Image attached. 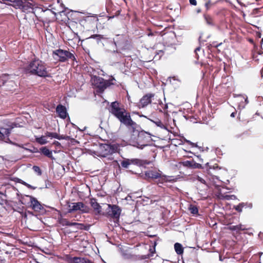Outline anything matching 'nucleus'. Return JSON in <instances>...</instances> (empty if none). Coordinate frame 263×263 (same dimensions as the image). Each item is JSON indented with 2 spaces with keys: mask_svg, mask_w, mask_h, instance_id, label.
<instances>
[{
  "mask_svg": "<svg viewBox=\"0 0 263 263\" xmlns=\"http://www.w3.org/2000/svg\"><path fill=\"white\" fill-rule=\"evenodd\" d=\"M109 112L127 128H132L133 133H138V138L136 142L133 144V146L140 149H143L148 145L147 142L151 139L150 134L147 132H138L136 129L138 125L131 118L130 114L124 108H121L117 101L111 102L109 109Z\"/></svg>",
  "mask_w": 263,
  "mask_h": 263,
  "instance_id": "obj_1",
  "label": "nucleus"
},
{
  "mask_svg": "<svg viewBox=\"0 0 263 263\" xmlns=\"http://www.w3.org/2000/svg\"><path fill=\"white\" fill-rule=\"evenodd\" d=\"M10 144H12L13 145H14V146H17V147H21V148H22L24 149V148L25 147H24V145L23 144H18L17 143H16V142H13V141H10Z\"/></svg>",
  "mask_w": 263,
  "mask_h": 263,
  "instance_id": "obj_39",
  "label": "nucleus"
},
{
  "mask_svg": "<svg viewBox=\"0 0 263 263\" xmlns=\"http://www.w3.org/2000/svg\"><path fill=\"white\" fill-rule=\"evenodd\" d=\"M56 112L60 118L63 119H66L68 116L66 107L62 104H59L56 107Z\"/></svg>",
  "mask_w": 263,
  "mask_h": 263,
  "instance_id": "obj_14",
  "label": "nucleus"
},
{
  "mask_svg": "<svg viewBox=\"0 0 263 263\" xmlns=\"http://www.w3.org/2000/svg\"><path fill=\"white\" fill-rule=\"evenodd\" d=\"M62 17H55L56 18V20H57L58 21H64V22H65L66 21H68V20H69V17H65V20H63L62 19H61L62 18Z\"/></svg>",
  "mask_w": 263,
  "mask_h": 263,
  "instance_id": "obj_46",
  "label": "nucleus"
},
{
  "mask_svg": "<svg viewBox=\"0 0 263 263\" xmlns=\"http://www.w3.org/2000/svg\"><path fill=\"white\" fill-rule=\"evenodd\" d=\"M140 117H144L149 121H151L152 122L154 123L157 126L160 127L161 129H167V127L163 124V123L161 122V121L158 119V118H155L154 119H151L148 118L147 116L144 115H141L140 116Z\"/></svg>",
  "mask_w": 263,
  "mask_h": 263,
  "instance_id": "obj_15",
  "label": "nucleus"
},
{
  "mask_svg": "<svg viewBox=\"0 0 263 263\" xmlns=\"http://www.w3.org/2000/svg\"><path fill=\"white\" fill-rule=\"evenodd\" d=\"M24 149L32 153H37L40 152V151H39L38 148L34 146H32L31 148L25 147Z\"/></svg>",
  "mask_w": 263,
  "mask_h": 263,
  "instance_id": "obj_35",
  "label": "nucleus"
},
{
  "mask_svg": "<svg viewBox=\"0 0 263 263\" xmlns=\"http://www.w3.org/2000/svg\"><path fill=\"white\" fill-rule=\"evenodd\" d=\"M222 44V42L217 44L216 42H213L210 45V46H211L212 47H215V48H217V47H219L220 46H221Z\"/></svg>",
  "mask_w": 263,
  "mask_h": 263,
  "instance_id": "obj_40",
  "label": "nucleus"
},
{
  "mask_svg": "<svg viewBox=\"0 0 263 263\" xmlns=\"http://www.w3.org/2000/svg\"><path fill=\"white\" fill-rule=\"evenodd\" d=\"M240 203H243L244 204V207H248L250 209H251L253 206L252 203H248V202H241Z\"/></svg>",
  "mask_w": 263,
  "mask_h": 263,
  "instance_id": "obj_45",
  "label": "nucleus"
},
{
  "mask_svg": "<svg viewBox=\"0 0 263 263\" xmlns=\"http://www.w3.org/2000/svg\"><path fill=\"white\" fill-rule=\"evenodd\" d=\"M32 169L35 172L37 173L39 175H42V171L39 166H33Z\"/></svg>",
  "mask_w": 263,
  "mask_h": 263,
  "instance_id": "obj_37",
  "label": "nucleus"
},
{
  "mask_svg": "<svg viewBox=\"0 0 263 263\" xmlns=\"http://www.w3.org/2000/svg\"><path fill=\"white\" fill-rule=\"evenodd\" d=\"M145 176L148 178L158 179L161 177L159 173L156 171L150 170L145 172Z\"/></svg>",
  "mask_w": 263,
  "mask_h": 263,
  "instance_id": "obj_17",
  "label": "nucleus"
},
{
  "mask_svg": "<svg viewBox=\"0 0 263 263\" xmlns=\"http://www.w3.org/2000/svg\"><path fill=\"white\" fill-rule=\"evenodd\" d=\"M24 71L28 76L44 78L51 77V73L47 69V64L37 58L28 62L24 67Z\"/></svg>",
  "mask_w": 263,
  "mask_h": 263,
  "instance_id": "obj_2",
  "label": "nucleus"
},
{
  "mask_svg": "<svg viewBox=\"0 0 263 263\" xmlns=\"http://www.w3.org/2000/svg\"><path fill=\"white\" fill-rule=\"evenodd\" d=\"M71 139H72V138L70 136H65L64 140H70Z\"/></svg>",
  "mask_w": 263,
  "mask_h": 263,
  "instance_id": "obj_58",
  "label": "nucleus"
},
{
  "mask_svg": "<svg viewBox=\"0 0 263 263\" xmlns=\"http://www.w3.org/2000/svg\"><path fill=\"white\" fill-rule=\"evenodd\" d=\"M7 128L0 127V139H4L6 137H9L11 130L15 128L20 127L18 123L15 122H10L7 124Z\"/></svg>",
  "mask_w": 263,
  "mask_h": 263,
  "instance_id": "obj_11",
  "label": "nucleus"
},
{
  "mask_svg": "<svg viewBox=\"0 0 263 263\" xmlns=\"http://www.w3.org/2000/svg\"><path fill=\"white\" fill-rule=\"evenodd\" d=\"M174 249L178 255H182L184 252V248L182 245L179 242H176L174 244Z\"/></svg>",
  "mask_w": 263,
  "mask_h": 263,
  "instance_id": "obj_20",
  "label": "nucleus"
},
{
  "mask_svg": "<svg viewBox=\"0 0 263 263\" xmlns=\"http://www.w3.org/2000/svg\"><path fill=\"white\" fill-rule=\"evenodd\" d=\"M261 34L260 32H257V36L258 37V38H260L261 37Z\"/></svg>",
  "mask_w": 263,
  "mask_h": 263,
  "instance_id": "obj_60",
  "label": "nucleus"
},
{
  "mask_svg": "<svg viewBox=\"0 0 263 263\" xmlns=\"http://www.w3.org/2000/svg\"><path fill=\"white\" fill-rule=\"evenodd\" d=\"M120 14V10H117L115 13H113V14H111V16H112V17H114V16H118Z\"/></svg>",
  "mask_w": 263,
  "mask_h": 263,
  "instance_id": "obj_49",
  "label": "nucleus"
},
{
  "mask_svg": "<svg viewBox=\"0 0 263 263\" xmlns=\"http://www.w3.org/2000/svg\"><path fill=\"white\" fill-rule=\"evenodd\" d=\"M71 263H95L92 260H89L87 258L84 257H73L71 261Z\"/></svg>",
  "mask_w": 263,
  "mask_h": 263,
  "instance_id": "obj_16",
  "label": "nucleus"
},
{
  "mask_svg": "<svg viewBox=\"0 0 263 263\" xmlns=\"http://www.w3.org/2000/svg\"><path fill=\"white\" fill-rule=\"evenodd\" d=\"M27 197L30 198V207L35 212H41L44 209L43 205L35 197L27 195Z\"/></svg>",
  "mask_w": 263,
  "mask_h": 263,
  "instance_id": "obj_13",
  "label": "nucleus"
},
{
  "mask_svg": "<svg viewBox=\"0 0 263 263\" xmlns=\"http://www.w3.org/2000/svg\"><path fill=\"white\" fill-rule=\"evenodd\" d=\"M191 179L193 181H195L196 180L198 181V183L202 184L204 186H205L206 185H208L206 181L203 178L198 175L192 177Z\"/></svg>",
  "mask_w": 263,
  "mask_h": 263,
  "instance_id": "obj_23",
  "label": "nucleus"
},
{
  "mask_svg": "<svg viewBox=\"0 0 263 263\" xmlns=\"http://www.w3.org/2000/svg\"><path fill=\"white\" fill-rule=\"evenodd\" d=\"M130 164H135L138 166H142V161L141 160L138 159H129Z\"/></svg>",
  "mask_w": 263,
  "mask_h": 263,
  "instance_id": "obj_29",
  "label": "nucleus"
},
{
  "mask_svg": "<svg viewBox=\"0 0 263 263\" xmlns=\"http://www.w3.org/2000/svg\"><path fill=\"white\" fill-rule=\"evenodd\" d=\"M36 141L41 145H44L47 143L48 141L45 139V136H42L40 137L35 138Z\"/></svg>",
  "mask_w": 263,
  "mask_h": 263,
  "instance_id": "obj_27",
  "label": "nucleus"
},
{
  "mask_svg": "<svg viewBox=\"0 0 263 263\" xmlns=\"http://www.w3.org/2000/svg\"><path fill=\"white\" fill-rule=\"evenodd\" d=\"M65 136L63 135H60L58 134V137L57 138V139L60 140H64Z\"/></svg>",
  "mask_w": 263,
  "mask_h": 263,
  "instance_id": "obj_53",
  "label": "nucleus"
},
{
  "mask_svg": "<svg viewBox=\"0 0 263 263\" xmlns=\"http://www.w3.org/2000/svg\"><path fill=\"white\" fill-rule=\"evenodd\" d=\"M193 161V160L184 161L181 162V164L184 167L192 168Z\"/></svg>",
  "mask_w": 263,
  "mask_h": 263,
  "instance_id": "obj_28",
  "label": "nucleus"
},
{
  "mask_svg": "<svg viewBox=\"0 0 263 263\" xmlns=\"http://www.w3.org/2000/svg\"><path fill=\"white\" fill-rule=\"evenodd\" d=\"M142 166L143 165H148L150 164V161H148V160H142Z\"/></svg>",
  "mask_w": 263,
  "mask_h": 263,
  "instance_id": "obj_54",
  "label": "nucleus"
},
{
  "mask_svg": "<svg viewBox=\"0 0 263 263\" xmlns=\"http://www.w3.org/2000/svg\"><path fill=\"white\" fill-rule=\"evenodd\" d=\"M101 155L103 157H106L117 151L118 147L115 144H101L100 147Z\"/></svg>",
  "mask_w": 263,
  "mask_h": 263,
  "instance_id": "obj_8",
  "label": "nucleus"
},
{
  "mask_svg": "<svg viewBox=\"0 0 263 263\" xmlns=\"http://www.w3.org/2000/svg\"><path fill=\"white\" fill-rule=\"evenodd\" d=\"M200 49V47H197L195 50V52H197V51H199Z\"/></svg>",
  "mask_w": 263,
  "mask_h": 263,
  "instance_id": "obj_63",
  "label": "nucleus"
},
{
  "mask_svg": "<svg viewBox=\"0 0 263 263\" xmlns=\"http://www.w3.org/2000/svg\"><path fill=\"white\" fill-rule=\"evenodd\" d=\"M197 157H198V158L199 159V160L201 162H203V159L200 157V156H197Z\"/></svg>",
  "mask_w": 263,
  "mask_h": 263,
  "instance_id": "obj_62",
  "label": "nucleus"
},
{
  "mask_svg": "<svg viewBox=\"0 0 263 263\" xmlns=\"http://www.w3.org/2000/svg\"><path fill=\"white\" fill-rule=\"evenodd\" d=\"M226 259L225 257H222L221 254H219V260L221 261H223Z\"/></svg>",
  "mask_w": 263,
  "mask_h": 263,
  "instance_id": "obj_57",
  "label": "nucleus"
},
{
  "mask_svg": "<svg viewBox=\"0 0 263 263\" xmlns=\"http://www.w3.org/2000/svg\"><path fill=\"white\" fill-rule=\"evenodd\" d=\"M198 40H199V42L200 43H203L204 42H206L205 40H204V39H202V34H201L200 35V36L199 37V39Z\"/></svg>",
  "mask_w": 263,
  "mask_h": 263,
  "instance_id": "obj_50",
  "label": "nucleus"
},
{
  "mask_svg": "<svg viewBox=\"0 0 263 263\" xmlns=\"http://www.w3.org/2000/svg\"><path fill=\"white\" fill-rule=\"evenodd\" d=\"M206 24L210 26L216 25L213 17H204Z\"/></svg>",
  "mask_w": 263,
  "mask_h": 263,
  "instance_id": "obj_33",
  "label": "nucleus"
},
{
  "mask_svg": "<svg viewBox=\"0 0 263 263\" xmlns=\"http://www.w3.org/2000/svg\"><path fill=\"white\" fill-rule=\"evenodd\" d=\"M229 229L232 231H239L247 230L244 226L241 224L236 226H231L229 227Z\"/></svg>",
  "mask_w": 263,
  "mask_h": 263,
  "instance_id": "obj_21",
  "label": "nucleus"
},
{
  "mask_svg": "<svg viewBox=\"0 0 263 263\" xmlns=\"http://www.w3.org/2000/svg\"><path fill=\"white\" fill-rule=\"evenodd\" d=\"M246 105L245 104L244 102L241 101L238 105V109H242L245 107Z\"/></svg>",
  "mask_w": 263,
  "mask_h": 263,
  "instance_id": "obj_44",
  "label": "nucleus"
},
{
  "mask_svg": "<svg viewBox=\"0 0 263 263\" xmlns=\"http://www.w3.org/2000/svg\"><path fill=\"white\" fill-rule=\"evenodd\" d=\"M53 144L57 146H61V143L57 141H54L53 142Z\"/></svg>",
  "mask_w": 263,
  "mask_h": 263,
  "instance_id": "obj_55",
  "label": "nucleus"
},
{
  "mask_svg": "<svg viewBox=\"0 0 263 263\" xmlns=\"http://www.w3.org/2000/svg\"><path fill=\"white\" fill-rule=\"evenodd\" d=\"M53 58L61 62H65L68 59H71L73 61L76 60V58L73 54L68 50L58 49L52 52Z\"/></svg>",
  "mask_w": 263,
  "mask_h": 263,
  "instance_id": "obj_4",
  "label": "nucleus"
},
{
  "mask_svg": "<svg viewBox=\"0 0 263 263\" xmlns=\"http://www.w3.org/2000/svg\"><path fill=\"white\" fill-rule=\"evenodd\" d=\"M92 82L93 84L98 88V91L100 92H102L105 89L111 85L109 81L97 76L93 77ZM111 84H113V83H111Z\"/></svg>",
  "mask_w": 263,
  "mask_h": 263,
  "instance_id": "obj_6",
  "label": "nucleus"
},
{
  "mask_svg": "<svg viewBox=\"0 0 263 263\" xmlns=\"http://www.w3.org/2000/svg\"><path fill=\"white\" fill-rule=\"evenodd\" d=\"M263 12L262 11H261V9H254L253 10V14L258 13L259 12Z\"/></svg>",
  "mask_w": 263,
  "mask_h": 263,
  "instance_id": "obj_48",
  "label": "nucleus"
},
{
  "mask_svg": "<svg viewBox=\"0 0 263 263\" xmlns=\"http://www.w3.org/2000/svg\"><path fill=\"white\" fill-rule=\"evenodd\" d=\"M109 43L113 50L106 49V51L112 54L119 53H121L120 50H125L127 48L129 41L126 35L117 34L115 39H114L112 41H110V43Z\"/></svg>",
  "mask_w": 263,
  "mask_h": 263,
  "instance_id": "obj_3",
  "label": "nucleus"
},
{
  "mask_svg": "<svg viewBox=\"0 0 263 263\" xmlns=\"http://www.w3.org/2000/svg\"><path fill=\"white\" fill-rule=\"evenodd\" d=\"M45 136L47 137H50L51 138L57 139V138L58 137V134L57 133H51V132H46L45 133Z\"/></svg>",
  "mask_w": 263,
  "mask_h": 263,
  "instance_id": "obj_34",
  "label": "nucleus"
},
{
  "mask_svg": "<svg viewBox=\"0 0 263 263\" xmlns=\"http://www.w3.org/2000/svg\"><path fill=\"white\" fill-rule=\"evenodd\" d=\"M190 4L192 5L196 6L197 5L196 0H189Z\"/></svg>",
  "mask_w": 263,
  "mask_h": 263,
  "instance_id": "obj_52",
  "label": "nucleus"
},
{
  "mask_svg": "<svg viewBox=\"0 0 263 263\" xmlns=\"http://www.w3.org/2000/svg\"><path fill=\"white\" fill-rule=\"evenodd\" d=\"M6 137L7 138H6V140L5 142L6 143H8L10 144V142L12 141L9 138V137Z\"/></svg>",
  "mask_w": 263,
  "mask_h": 263,
  "instance_id": "obj_59",
  "label": "nucleus"
},
{
  "mask_svg": "<svg viewBox=\"0 0 263 263\" xmlns=\"http://www.w3.org/2000/svg\"><path fill=\"white\" fill-rule=\"evenodd\" d=\"M155 96L154 93H147L143 96L138 104L139 108H144L152 102V98Z\"/></svg>",
  "mask_w": 263,
  "mask_h": 263,
  "instance_id": "obj_12",
  "label": "nucleus"
},
{
  "mask_svg": "<svg viewBox=\"0 0 263 263\" xmlns=\"http://www.w3.org/2000/svg\"><path fill=\"white\" fill-rule=\"evenodd\" d=\"M51 11L55 15L59 13L61 16H72L73 13V11L68 8H64L59 2L54 5Z\"/></svg>",
  "mask_w": 263,
  "mask_h": 263,
  "instance_id": "obj_7",
  "label": "nucleus"
},
{
  "mask_svg": "<svg viewBox=\"0 0 263 263\" xmlns=\"http://www.w3.org/2000/svg\"><path fill=\"white\" fill-rule=\"evenodd\" d=\"M130 165L129 159H125L121 162V166L125 168H128Z\"/></svg>",
  "mask_w": 263,
  "mask_h": 263,
  "instance_id": "obj_30",
  "label": "nucleus"
},
{
  "mask_svg": "<svg viewBox=\"0 0 263 263\" xmlns=\"http://www.w3.org/2000/svg\"><path fill=\"white\" fill-rule=\"evenodd\" d=\"M17 180H18V182L21 183L22 184H23V185H25L26 186V183H27V182L22 180L20 179H17Z\"/></svg>",
  "mask_w": 263,
  "mask_h": 263,
  "instance_id": "obj_56",
  "label": "nucleus"
},
{
  "mask_svg": "<svg viewBox=\"0 0 263 263\" xmlns=\"http://www.w3.org/2000/svg\"><path fill=\"white\" fill-rule=\"evenodd\" d=\"M188 209L193 215L197 214L198 213V209L195 205L190 204Z\"/></svg>",
  "mask_w": 263,
  "mask_h": 263,
  "instance_id": "obj_26",
  "label": "nucleus"
},
{
  "mask_svg": "<svg viewBox=\"0 0 263 263\" xmlns=\"http://www.w3.org/2000/svg\"><path fill=\"white\" fill-rule=\"evenodd\" d=\"M249 101H248V98H247L245 100V104L246 105L248 103Z\"/></svg>",
  "mask_w": 263,
  "mask_h": 263,
  "instance_id": "obj_64",
  "label": "nucleus"
},
{
  "mask_svg": "<svg viewBox=\"0 0 263 263\" xmlns=\"http://www.w3.org/2000/svg\"><path fill=\"white\" fill-rule=\"evenodd\" d=\"M185 141L186 143L189 144V145H191L192 147H198V145L196 143H194L192 142H191V141L189 140H186L185 139Z\"/></svg>",
  "mask_w": 263,
  "mask_h": 263,
  "instance_id": "obj_41",
  "label": "nucleus"
},
{
  "mask_svg": "<svg viewBox=\"0 0 263 263\" xmlns=\"http://www.w3.org/2000/svg\"><path fill=\"white\" fill-rule=\"evenodd\" d=\"M196 187L199 194L203 195L206 193L209 186L208 185H206L205 186H204L202 184L196 183Z\"/></svg>",
  "mask_w": 263,
  "mask_h": 263,
  "instance_id": "obj_19",
  "label": "nucleus"
},
{
  "mask_svg": "<svg viewBox=\"0 0 263 263\" xmlns=\"http://www.w3.org/2000/svg\"><path fill=\"white\" fill-rule=\"evenodd\" d=\"M26 187H27L28 189L35 190L36 188V187L33 186L28 183H26Z\"/></svg>",
  "mask_w": 263,
  "mask_h": 263,
  "instance_id": "obj_51",
  "label": "nucleus"
},
{
  "mask_svg": "<svg viewBox=\"0 0 263 263\" xmlns=\"http://www.w3.org/2000/svg\"><path fill=\"white\" fill-rule=\"evenodd\" d=\"M224 199L226 200H235L237 199V197L234 195H226L224 196Z\"/></svg>",
  "mask_w": 263,
  "mask_h": 263,
  "instance_id": "obj_38",
  "label": "nucleus"
},
{
  "mask_svg": "<svg viewBox=\"0 0 263 263\" xmlns=\"http://www.w3.org/2000/svg\"><path fill=\"white\" fill-rule=\"evenodd\" d=\"M236 114V112H233L231 113V114L230 116H231V117H233H233H234L235 116Z\"/></svg>",
  "mask_w": 263,
  "mask_h": 263,
  "instance_id": "obj_61",
  "label": "nucleus"
},
{
  "mask_svg": "<svg viewBox=\"0 0 263 263\" xmlns=\"http://www.w3.org/2000/svg\"><path fill=\"white\" fill-rule=\"evenodd\" d=\"M90 225L89 224H84L83 223H80L79 224L78 227H77V229L81 230H85V231H88L90 229Z\"/></svg>",
  "mask_w": 263,
  "mask_h": 263,
  "instance_id": "obj_31",
  "label": "nucleus"
},
{
  "mask_svg": "<svg viewBox=\"0 0 263 263\" xmlns=\"http://www.w3.org/2000/svg\"><path fill=\"white\" fill-rule=\"evenodd\" d=\"M76 12L80 13H81V14H85V15H88L87 16H94L93 15H92V14L89 13H87V12H86L76 11ZM95 16H97V15H96Z\"/></svg>",
  "mask_w": 263,
  "mask_h": 263,
  "instance_id": "obj_47",
  "label": "nucleus"
},
{
  "mask_svg": "<svg viewBox=\"0 0 263 263\" xmlns=\"http://www.w3.org/2000/svg\"><path fill=\"white\" fill-rule=\"evenodd\" d=\"M3 85H6L8 83H10V85H11L12 86H13V85L15 84V83H14V82L13 81H6V80H3Z\"/></svg>",
  "mask_w": 263,
  "mask_h": 263,
  "instance_id": "obj_42",
  "label": "nucleus"
},
{
  "mask_svg": "<svg viewBox=\"0 0 263 263\" xmlns=\"http://www.w3.org/2000/svg\"><path fill=\"white\" fill-rule=\"evenodd\" d=\"M192 168H202L206 169L207 173L213 176V171H215L217 169L220 170L221 167H219L217 164H214L213 165L210 164V163L207 162L205 164L204 166H202V165L200 163H196L194 160L193 161V167ZM214 176L217 179H218V177L216 176Z\"/></svg>",
  "mask_w": 263,
  "mask_h": 263,
  "instance_id": "obj_5",
  "label": "nucleus"
},
{
  "mask_svg": "<svg viewBox=\"0 0 263 263\" xmlns=\"http://www.w3.org/2000/svg\"><path fill=\"white\" fill-rule=\"evenodd\" d=\"M89 39H95L97 41L98 44L101 43V40H105L107 38L104 35L101 34H93L91 35Z\"/></svg>",
  "mask_w": 263,
  "mask_h": 263,
  "instance_id": "obj_24",
  "label": "nucleus"
},
{
  "mask_svg": "<svg viewBox=\"0 0 263 263\" xmlns=\"http://www.w3.org/2000/svg\"><path fill=\"white\" fill-rule=\"evenodd\" d=\"M90 204L92 208L96 211H97L98 214H100L101 212V206L100 204L96 201L95 199L91 200L90 201Z\"/></svg>",
  "mask_w": 263,
  "mask_h": 263,
  "instance_id": "obj_22",
  "label": "nucleus"
},
{
  "mask_svg": "<svg viewBox=\"0 0 263 263\" xmlns=\"http://www.w3.org/2000/svg\"><path fill=\"white\" fill-rule=\"evenodd\" d=\"M79 224V223L75 222H70L69 221V224L68 226L72 227V226H76V228L77 229V227H78Z\"/></svg>",
  "mask_w": 263,
  "mask_h": 263,
  "instance_id": "obj_43",
  "label": "nucleus"
},
{
  "mask_svg": "<svg viewBox=\"0 0 263 263\" xmlns=\"http://www.w3.org/2000/svg\"><path fill=\"white\" fill-rule=\"evenodd\" d=\"M5 1L14 3L16 6L18 7L22 6L23 5V2L22 0H0V3L7 4Z\"/></svg>",
  "mask_w": 263,
  "mask_h": 263,
  "instance_id": "obj_25",
  "label": "nucleus"
},
{
  "mask_svg": "<svg viewBox=\"0 0 263 263\" xmlns=\"http://www.w3.org/2000/svg\"><path fill=\"white\" fill-rule=\"evenodd\" d=\"M121 212V209L118 205L116 204L108 205L107 214L109 217L119 221Z\"/></svg>",
  "mask_w": 263,
  "mask_h": 263,
  "instance_id": "obj_10",
  "label": "nucleus"
},
{
  "mask_svg": "<svg viewBox=\"0 0 263 263\" xmlns=\"http://www.w3.org/2000/svg\"><path fill=\"white\" fill-rule=\"evenodd\" d=\"M40 152L45 156L54 160V158L53 157L52 152L49 150L46 146H43L40 148Z\"/></svg>",
  "mask_w": 263,
  "mask_h": 263,
  "instance_id": "obj_18",
  "label": "nucleus"
},
{
  "mask_svg": "<svg viewBox=\"0 0 263 263\" xmlns=\"http://www.w3.org/2000/svg\"><path fill=\"white\" fill-rule=\"evenodd\" d=\"M59 223L62 226H68L69 221L66 218H60L59 219Z\"/></svg>",
  "mask_w": 263,
  "mask_h": 263,
  "instance_id": "obj_32",
  "label": "nucleus"
},
{
  "mask_svg": "<svg viewBox=\"0 0 263 263\" xmlns=\"http://www.w3.org/2000/svg\"><path fill=\"white\" fill-rule=\"evenodd\" d=\"M244 208L243 203H239L237 205L234 206V209L239 213L242 212V208Z\"/></svg>",
  "mask_w": 263,
  "mask_h": 263,
  "instance_id": "obj_36",
  "label": "nucleus"
},
{
  "mask_svg": "<svg viewBox=\"0 0 263 263\" xmlns=\"http://www.w3.org/2000/svg\"><path fill=\"white\" fill-rule=\"evenodd\" d=\"M80 210L82 213H87L88 208L82 202L69 203L68 204V212L71 213L74 211Z\"/></svg>",
  "mask_w": 263,
  "mask_h": 263,
  "instance_id": "obj_9",
  "label": "nucleus"
}]
</instances>
